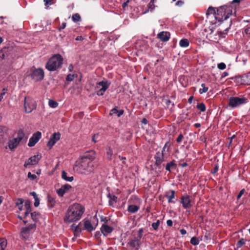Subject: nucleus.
Masks as SVG:
<instances>
[{
  "label": "nucleus",
  "instance_id": "obj_24",
  "mask_svg": "<svg viewBox=\"0 0 250 250\" xmlns=\"http://www.w3.org/2000/svg\"><path fill=\"white\" fill-rule=\"evenodd\" d=\"M71 229L74 231L75 235L78 236L81 232V228H78V225H75L74 224H72L71 226Z\"/></svg>",
  "mask_w": 250,
  "mask_h": 250
},
{
  "label": "nucleus",
  "instance_id": "obj_55",
  "mask_svg": "<svg viewBox=\"0 0 250 250\" xmlns=\"http://www.w3.org/2000/svg\"><path fill=\"white\" fill-rule=\"evenodd\" d=\"M52 0H43V1L44 2V4L45 5H47L50 4Z\"/></svg>",
  "mask_w": 250,
  "mask_h": 250
},
{
  "label": "nucleus",
  "instance_id": "obj_42",
  "mask_svg": "<svg viewBox=\"0 0 250 250\" xmlns=\"http://www.w3.org/2000/svg\"><path fill=\"white\" fill-rule=\"evenodd\" d=\"M76 77V74H69L67 76L66 80L69 82H71Z\"/></svg>",
  "mask_w": 250,
  "mask_h": 250
},
{
  "label": "nucleus",
  "instance_id": "obj_2",
  "mask_svg": "<svg viewBox=\"0 0 250 250\" xmlns=\"http://www.w3.org/2000/svg\"><path fill=\"white\" fill-rule=\"evenodd\" d=\"M85 210L84 208L79 204H74L67 209L63 220L66 223H71L79 221Z\"/></svg>",
  "mask_w": 250,
  "mask_h": 250
},
{
  "label": "nucleus",
  "instance_id": "obj_46",
  "mask_svg": "<svg viewBox=\"0 0 250 250\" xmlns=\"http://www.w3.org/2000/svg\"><path fill=\"white\" fill-rule=\"evenodd\" d=\"M245 192V189L244 188L241 190L237 197V199H239L241 197V196L244 194Z\"/></svg>",
  "mask_w": 250,
  "mask_h": 250
},
{
  "label": "nucleus",
  "instance_id": "obj_26",
  "mask_svg": "<svg viewBox=\"0 0 250 250\" xmlns=\"http://www.w3.org/2000/svg\"><path fill=\"white\" fill-rule=\"evenodd\" d=\"M67 174L65 171H62V178L66 181L72 182L74 178L73 176H67Z\"/></svg>",
  "mask_w": 250,
  "mask_h": 250
},
{
  "label": "nucleus",
  "instance_id": "obj_45",
  "mask_svg": "<svg viewBox=\"0 0 250 250\" xmlns=\"http://www.w3.org/2000/svg\"><path fill=\"white\" fill-rule=\"evenodd\" d=\"M217 67L221 70H224L226 68V65L225 63L221 62L218 64Z\"/></svg>",
  "mask_w": 250,
  "mask_h": 250
},
{
  "label": "nucleus",
  "instance_id": "obj_13",
  "mask_svg": "<svg viewBox=\"0 0 250 250\" xmlns=\"http://www.w3.org/2000/svg\"><path fill=\"white\" fill-rule=\"evenodd\" d=\"M181 203L184 208H188L192 207L191 200L188 195H184L181 197Z\"/></svg>",
  "mask_w": 250,
  "mask_h": 250
},
{
  "label": "nucleus",
  "instance_id": "obj_30",
  "mask_svg": "<svg viewBox=\"0 0 250 250\" xmlns=\"http://www.w3.org/2000/svg\"><path fill=\"white\" fill-rule=\"evenodd\" d=\"M206 14L208 15L214 14V15H215V18H216V16L219 17L217 15V11H216L215 10L214 8L211 6L209 7L208 8V9L207 12H206Z\"/></svg>",
  "mask_w": 250,
  "mask_h": 250
},
{
  "label": "nucleus",
  "instance_id": "obj_9",
  "mask_svg": "<svg viewBox=\"0 0 250 250\" xmlns=\"http://www.w3.org/2000/svg\"><path fill=\"white\" fill-rule=\"evenodd\" d=\"M78 228H81V232L83 230L91 232L95 229L96 226H93L89 220L84 219L78 224Z\"/></svg>",
  "mask_w": 250,
  "mask_h": 250
},
{
  "label": "nucleus",
  "instance_id": "obj_21",
  "mask_svg": "<svg viewBox=\"0 0 250 250\" xmlns=\"http://www.w3.org/2000/svg\"><path fill=\"white\" fill-rule=\"evenodd\" d=\"M101 230L104 236H106L107 234L112 232L113 231V228L107 225H103L101 228Z\"/></svg>",
  "mask_w": 250,
  "mask_h": 250
},
{
  "label": "nucleus",
  "instance_id": "obj_8",
  "mask_svg": "<svg viewBox=\"0 0 250 250\" xmlns=\"http://www.w3.org/2000/svg\"><path fill=\"white\" fill-rule=\"evenodd\" d=\"M24 108L26 113H31L34 109H36V104L32 98L25 97L24 98Z\"/></svg>",
  "mask_w": 250,
  "mask_h": 250
},
{
  "label": "nucleus",
  "instance_id": "obj_54",
  "mask_svg": "<svg viewBox=\"0 0 250 250\" xmlns=\"http://www.w3.org/2000/svg\"><path fill=\"white\" fill-rule=\"evenodd\" d=\"M66 25V23L65 22L62 23V25L60 26L59 28V30L61 31L62 29H63L65 28Z\"/></svg>",
  "mask_w": 250,
  "mask_h": 250
},
{
  "label": "nucleus",
  "instance_id": "obj_40",
  "mask_svg": "<svg viewBox=\"0 0 250 250\" xmlns=\"http://www.w3.org/2000/svg\"><path fill=\"white\" fill-rule=\"evenodd\" d=\"M72 19L73 21L77 22L80 21L81 17L79 14H75L72 16Z\"/></svg>",
  "mask_w": 250,
  "mask_h": 250
},
{
  "label": "nucleus",
  "instance_id": "obj_12",
  "mask_svg": "<svg viewBox=\"0 0 250 250\" xmlns=\"http://www.w3.org/2000/svg\"><path fill=\"white\" fill-rule=\"evenodd\" d=\"M41 158V156L39 154H37L30 157L25 162L24 164V167H27L29 165H34L38 164Z\"/></svg>",
  "mask_w": 250,
  "mask_h": 250
},
{
  "label": "nucleus",
  "instance_id": "obj_50",
  "mask_svg": "<svg viewBox=\"0 0 250 250\" xmlns=\"http://www.w3.org/2000/svg\"><path fill=\"white\" fill-rule=\"evenodd\" d=\"M245 32L246 34L250 35V26H247L246 27Z\"/></svg>",
  "mask_w": 250,
  "mask_h": 250
},
{
  "label": "nucleus",
  "instance_id": "obj_60",
  "mask_svg": "<svg viewBox=\"0 0 250 250\" xmlns=\"http://www.w3.org/2000/svg\"><path fill=\"white\" fill-rule=\"evenodd\" d=\"M117 113H118V116L120 117L123 114L124 111L123 110H120L118 111V112H117Z\"/></svg>",
  "mask_w": 250,
  "mask_h": 250
},
{
  "label": "nucleus",
  "instance_id": "obj_34",
  "mask_svg": "<svg viewBox=\"0 0 250 250\" xmlns=\"http://www.w3.org/2000/svg\"><path fill=\"white\" fill-rule=\"evenodd\" d=\"M106 155L107 159L108 160H111L113 155V151L110 147H107L106 148Z\"/></svg>",
  "mask_w": 250,
  "mask_h": 250
},
{
  "label": "nucleus",
  "instance_id": "obj_6",
  "mask_svg": "<svg viewBox=\"0 0 250 250\" xmlns=\"http://www.w3.org/2000/svg\"><path fill=\"white\" fill-rule=\"evenodd\" d=\"M248 102V99L244 96L230 97L229 99L228 105L232 108H234L246 104Z\"/></svg>",
  "mask_w": 250,
  "mask_h": 250
},
{
  "label": "nucleus",
  "instance_id": "obj_32",
  "mask_svg": "<svg viewBox=\"0 0 250 250\" xmlns=\"http://www.w3.org/2000/svg\"><path fill=\"white\" fill-rule=\"evenodd\" d=\"M179 45L182 47H187L189 45V41L187 39H183L180 41Z\"/></svg>",
  "mask_w": 250,
  "mask_h": 250
},
{
  "label": "nucleus",
  "instance_id": "obj_3",
  "mask_svg": "<svg viewBox=\"0 0 250 250\" xmlns=\"http://www.w3.org/2000/svg\"><path fill=\"white\" fill-rule=\"evenodd\" d=\"M63 58L60 54L54 55L45 65V68L49 71H54L61 68L62 64Z\"/></svg>",
  "mask_w": 250,
  "mask_h": 250
},
{
  "label": "nucleus",
  "instance_id": "obj_38",
  "mask_svg": "<svg viewBox=\"0 0 250 250\" xmlns=\"http://www.w3.org/2000/svg\"><path fill=\"white\" fill-rule=\"evenodd\" d=\"M48 104L50 107L52 108H56L58 105V103L53 100H49L48 101Z\"/></svg>",
  "mask_w": 250,
  "mask_h": 250
},
{
  "label": "nucleus",
  "instance_id": "obj_47",
  "mask_svg": "<svg viewBox=\"0 0 250 250\" xmlns=\"http://www.w3.org/2000/svg\"><path fill=\"white\" fill-rule=\"evenodd\" d=\"M23 203V200L22 199H18L16 201V205L17 206L22 205Z\"/></svg>",
  "mask_w": 250,
  "mask_h": 250
},
{
  "label": "nucleus",
  "instance_id": "obj_29",
  "mask_svg": "<svg viewBox=\"0 0 250 250\" xmlns=\"http://www.w3.org/2000/svg\"><path fill=\"white\" fill-rule=\"evenodd\" d=\"M176 167V165L173 161L168 163L166 167V169L169 172L171 171V168L175 169Z\"/></svg>",
  "mask_w": 250,
  "mask_h": 250
},
{
  "label": "nucleus",
  "instance_id": "obj_22",
  "mask_svg": "<svg viewBox=\"0 0 250 250\" xmlns=\"http://www.w3.org/2000/svg\"><path fill=\"white\" fill-rule=\"evenodd\" d=\"M24 209H25V211L24 212V217H26L30 213H31V211L30 203L28 201H26L25 202Z\"/></svg>",
  "mask_w": 250,
  "mask_h": 250
},
{
  "label": "nucleus",
  "instance_id": "obj_35",
  "mask_svg": "<svg viewBox=\"0 0 250 250\" xmlns=\"http://www.w3.org/2000/svg\"><path fill=\"white\" fill-rule=\"evenodd\" d=\"M31 216L34 221H37L40 217V214L39 212L35 211L31 213Z\"/></svg>",
  "mask_w": 250,
  "mask_h": 250
},
{
  "label": "nucleus",
  "instance_id": "obj_41",
  "mask_svg": "<svg viewBox=\"0 0 250 250\" xmlns=\"http://www.w3.org/2000/svg\"><path fill=\"white\" fill-rule=\"evenodd\" d=\"M201 86L202 87V88L199 90V93L200 94L206 93L208 91V87H206L205 83H202L201 84Z\"/></svg>",
  "mask_w": 250,
  "mask_h": 250
},
{
  "label": "nucleus",
  "instance_id": "obj_49",
  "mask_svg": "<svg viewBox=\"0 0 250 250\" xmlns=\"http://www.w3.org/2000/svg\"><path fill=\"white\" fill-rule=\"evenodd\" d=\"M98 134H94L93 137H92V141L94 142V143H96L97 142V138H98Z\"/></svg>",
  "mask_w": 250,
  "mask_h": 250
},
{
  "label": "nucleus",
  "instance_id": "obj_59",
  "mask_svg": "<svg viewBox=\"0 0 250 250\" xmlns=\"http://www.w3.org/2000/svg\"><path fill=\"white\" fill-rule=\"evenodd\" d=\"M111 111L112 112L111 114H116L117 112H118V110L115 108H113Z\"/></svg>",
  "mask_w": 250,
  "mask_h": 250
},
{
  "label": "nucleus",
  "instance_id": "obj_44",
  "mask_svg": "<svg viewBox=\"0 0 250 250\" xmlns=\"http://www.w3.org/2000/svg\"><path fill=\"white\" fill-rule=\"evenodd\" d=\"M27 176L31 180H34L37 178V176L35 174H32L30 172L28 173Z\"/></svg>",
  "mask_w": 250,
  "mask_h": 250
},
{
  "label": "nucleus",
  "instance_id": "obj_28",
  "mask_svg": "<svg viewBox=\"0 0 250 250\" xmlns=\"http://www.w3.org/2000/svg\"><path fill=\"white\" fill-rule=\"evenodd\" d=\"M30 194L31 195H32L35 199V203H34L35 207H38L40 205V199L38 198L37 193L33 191V192H30Z\"/></svg>",
  "mask_w": 250,
  "mask_h": 250
},
{
  "label": "nucleus",
  "instance_id": "obj_53",
  "mask_svg": "<svg viewBox=\"0 0 250 250\" xmlns=\"http://www.w3.org/2000/svg\"><path fill=\"white\" fill-rule=\"evenodd\" d=\"M167 225L168 227H171L173 225V222L171 220L169 219L167 220Z\"/></svg>",
  "mask_w": 250,
  "mask_h": 250
},
{
  "label": "nucleus",
  "instance_id": "obj_39",
  "mask_svg": "<svg viewBox=\"0 0 250 250\" xmlns=\"http://www.w3.org/2000/svg\"><path fill=\"white\" fill-rule=\"evenodd\" d=\"M196 107L199 109L200 110L201 112H204L206 110V105L205 104L202 103H200L199 104H198L197 105H196Z\"/></svg>",
  "mask_w": 250,
  "mask_h": 250
},
{
  "label": "nucleus",
  "instance_id": "obj_23",
  "mask_svg": "<svg viewBox=\"0 0 250 250\" xmlns=\"http://www.w3.org/2000/svg\"><path fill=\"white\" fill-rule=\"evenodd\" d=\"M107 197L109 198V205L113 207L114 204L117 202V197L115 195H112L110 193L107 194Z\"/></svg>",
  "mask_w": 250,
  "mask_h": 250
},
{
  "label": "nucleus",
  "instance_id": "obj_62",
  "mask_svg": "<svg viewBox=\"0 0 250 250\" xmlns=\"http://www.w3.org/2000/svg\"><path fill=\"white\" fill-rule=\"evenodd\" d=\"M74 69V66L72 64H70L68 66V70L69 71H72Z\"/></svg>",
  "mask_w": 250,
  "mask_h": 250
},
{
  "label": "nucleus",
  "instance_id": "obj_18",
  "mask_svg": "<svg viewBox=\"0 0 250 250\" xmlns=\"http://www.w3.org/2000/svg\"><path fill=\"white\" fill-rule=\"evenodd\" d=\"M170 36V35L169 32L165 31L159 33L157 35L158 38L163 42L167 41L169 39Z\"/></svg>",
  "mask_w": 250,
  "mask_h": 250
},
{
  "label": "nucleus",
  "instance_id": "obj_27",
  "mask_svg": "<svg viewBox=\"0 0 250 250\" xmlns=\"http://www.w3.org/2000/svg\"><path fill=\"white\" fill-rule=\"evenodd\" d=\"M30 194L31 195H32L35 199V203H34L35 207H38L40 205V199L38 198L37 193L33 191V192H30Z\"/></svg>",
  "mask_w": 250,
  "mask_h": 250
},
{
  "label": "nucleus",
  "instance_id": "obj_16",
  "mask_svg": "<svg viewBox=\"0 0 250 250\" xmlns=\"http://www.w3.org/2000/svg\"><path fill=\"white\" fill-rule=\"evenodd\" d=\"M166 145L164 146V147L163 148L162 152H157L155 156V159L156 160V165L158 167L161 165L162 163L164 161V154H163V151L165 149Z\"/></svg>",
  "mask_w": 250,
  "mask_h": 250
},
{
  "label": "nucleus",
  "instance_id": "obj_4",
  "mask_svg": "<svg viewBox=\"0 0 250 250\" xmlns=\"http://www.w3.org/2000/svg\"><path fill=\"white\" fill-rule=\"evenodd\" d=\"M217 15L216 19L218 21H223L228 19L232 14V7L230 5H224L217 10Z\"/></svg>",
  "mask_w": 250,
  "mask_h": 250
},
{
  "label": "nucleus",
  "instance_id": "obj_31",
  "mask_svg": "<svg viewBox=\"0 0 250 250\" xmlns=\"http://www.w3.org/2000/svg\"><path fill=\"white\" fill-rule=\"evenodd\" d=\"M7 240L4 238L0 239V250H5L7 247Z\"/></svg>",
  "mask_w": 250,
  "mask_h": 250
},
{
  "label": "nucleus",
  "instance_id": "obj_64",
  "mask_svg": "<svg viewBox=\"0 0 250 250\" xmlns=\"http://www.w3.org/2000/svg\"><path fill=\"white\" fill-rule=\"evenodd\" d=\"M193 96H190L188 100V102L189 104H191L192 103V100H193Z\"/></svg>",
  "mask_w": 250,
  "mask_h": 250
},
{
  "label": "nucleus",
  "instance_id": "obj_33",
  "mask_svg": "<svg viewBox=\"0 0 250 250\" xmlns=\"http://www.w3.org/2000/svg\"><path fill=\"white\" fill-rule=\"evenodd\" d=\"M8 131V128L6 126H0V138L7 134Z\"/></svg>",
  "mask_w": 250,
  "mask_h": 250
},
{
  "label": "nucleus",
  "instance_id": "obj_20",
  "mask_svg": "<svg viewBox=\"0 0 250 250\" xmlns=\"http://www.w3.org/2000/svg\"><path fill=\"white\" fill-rule=\"evenodd\" d=\"M30 234V231H29V229L27 228H22L20 235L21 237L25 240H27L29 238Z\"/></svg>",
  "mask_w": 250,
  "mask_h": 250
},
{
  "label": "nucleus",
  "instance_id": "obj_36",
  "mask_svg": "<svg viewBox=\"0 0 250 250\" xmlns=\"http://www.w3.org/2000/svg\"><path fill=\"white\" fill-rule=\"evenodd\" d=\"M166 197L167 198L168 202L169 203H174V202L172 201V199L175 198V191L174 190H171L170 195H167Z\"/></svg>",
  "mask_w": 250,
  "mask_h": 250
},
{
  "label": "nucleus",
  "instance_id": "obj_25",
  "mask_svg": "<svg viewBox=\"0 0 250 250\" xmlns=\"http://www.w3.org/2000/svg\"><path fill=\"white\" fill-rule=\"evenodd\" d=\"M140 207L137 205H130L128 206L127 210L131 213H135L139 209Z\"/></svg>",
  "mask_w": 250,
  "mask_h": 250
},
{
  "label": "nucleus",
  "instance_id": "obj_19",
  "mask_svg": "<svg viewBox=\"0 0 250 250\" xmlns=\"http://www.w3.org/2000/svg\"><path fill=\"white\" fill-rule=\"evenodd\" d=\"M141 238L142 234L139 235L138 237L134 238L129 242V245L134 248H136L138 249L140 245V239Z\"/></svg>",
  "mask_w": 250,
  "mask_h": 250
},
{
  "label": "nucleus",
  "instance_id": "obj_10",
  "mask_svg": "<svg viewBox=\"0 0 250 250\" xmlns=\"http://www.w3.org/2000/svg\"><path fill=\"white\" fill-rule=\"evenodd\" d=\"M44 76V71L41 68H38L34 70L31 74L32 79L35 81H42L43 80Z\"/></svg>",
  "mask_w": 250,
  "mask_h": 250
},
{
  "label": "nucleus",
  "instance_id": "obj_11",
  "mask_svg": "<svg viewBox=\"0 0 250 250\" xmlns=\"http://www.w3.org/2000/svg\"><path fill=\"white\" fill-rule=\"evenodd\" d=\"M42 137L41 132L38 131L33 134L32 137L30 138L28 146L30 147L34 146L40 140Z\"/></svg>",
  "mask_w": 250,
  "mask_h": 250
},
{
  "label": "nucleus",
  "instance_id": "obj_17",
  "mask_svg": "<svg viewBox=\"0 0 250 250\" xmlns=\"http://www.w3.org/2000/svg\"><path fill=\"white\" fill-rule=\"evenodd\" d=\"M71 186L69 184H65L61 187V188L58 189L57 191L58 194L61 197H62L64 194L67 192L70 188Z\"/></svg>",
  "mask_w": 250,
  "mask_h": 250
},
{
  "label": "nucleus",
  "instance_id": "obj_63",
  "mask_svg": "<svg viewBox=\"0 0 250 250\" xmlns=\"http://www.w3.org/2000/svg\"><path fill=\"white\" fill-rule=\"evenodd\" d=\"M5 93L4 92L0 93V102L2 100Z\"/></svg>",
  "mask_w": 250,
  "mask_h": 250
},
{
  "label": "nucleus",
  "instance_id": "obj_37",
  "mask_svg": "<svg viewBox=\"0 0 250 250\" xmlns=\"http://www.w3.org/2000/svg\"><path fill=\"white\" fill-rule=\"evenodd\" d=\"M190 243L193 246L198 245L199 244L200 240L196 237H193L190 239Z\"/></svg>",
  "mask_w": 250,
  "mask_h": 250
},
{
  "label": "nucleus",
  "instance_id": "obj_58",
  "mask_svg": "<svg viewBox=\"0 0 250 250\" xmlns=\"http://www.w3.org/2000/svg\"><path fill=\"white\" fill-rule=\"evenodd\" d=\"M180 231L182 235H185L187 233V231L185 229H181Z\"/></svg>",
  "mask_w": 250,
  "mask_h": 250
},
{
  "label": "nucleus",
  "instance_id": "obj_57",
  "mask_svg": "<svg viewBox=\"0 0 250 250\" xmlns=\"http://www.w3.org/2000/svg\"><path fill=\"white\" fill-rule=\"evenodd\" d=\"M152 227L154 229V230H157L159 227L155 223H153L152 224Z\"/></svg>",
  "mask_w": 250,
  "mask_h": 250
},
{
  "label": "nucleus",
  "instance_id": "obj_56",
  "mask_svg": "<svg viewBox=\"0 0 250 250\" xmlns=\"http://www.w3.org/2000/svg\"><path fill=\"white\" fill-rule=\"evenodd\" d=\"M229 75V73L227 72H224L221 75V79H223L224 78L228 76Z\"/></svg>",
  "mask_w": 250,
  "mask_h": 250
},
{
  "label": "nucleus",
  "instance_id": "obj_48",
  "mask_svg": "<svg viewBox=\"0 0 250 250\" xmlns=\"http://www.w3.org/2000/svg\"><path fill=\"white\" fill-rule=\"evenodd\" d=\"M183 138V135L182 134H180L179 135L178 138H177L176 141L178 143H180L182 141Z\"/></svg>",
  "mask_w": 250,
  "mask_h": 250
},
{
  "label": "nucleus",
  "instance_id": "obj_14",
  "mask_svg": "<svg viewBox=\"0 0 250 250\" xmlns=\"http://www.w3.org/2000/svg\"><path fill=\"white\" fill-rule=\"evenodd\" d=\"M237 82L243 84H250V72L244 74L242 76H238L236 77Z\"/></svg>",
  "mask_w": 250,
  "mask_h": 250
},
{
  "label": "nucleus",
  "instance_id": "obj_51",
  "mask_svg": "<svg viewBox=\"0 0 250 250\" xmlns=\"http://www.w3.org/2000/svg\"><path fill=\"white\" fill-rule=\"evenodd\" d=\"M35 227H36L35 224H30L29 226L27 227L26 228H29V231H30V230L31 229H33Z\"/></svg>",
  "mask_w": 250,
  "mask_h": 250
},
{
  "label": "nucleus",
  "instance_id": "obj_5",
  "mask_svg": "<svg viewBox=\"0 0 250 250\" xmlns=\"http://www.w3.org/2000/svg\"><path fill=\"white\" fill-rule=\"evenodd\" d=\"M24 133L22 130H19L17 137L8 140L5 149L8 148L11 151H14L17 147L21 141L23 139Z\"/></svg>",
  "mask_w": 250,
  "mask_h": 250
},
{
  "label": "nucleus",
  "instance_id": "obj_1",
  "mask_svg": "<svg viewBox=\"0 0 250 250\" xmlns=\"http://www.w3.org/2000/svg\"><path fill=\"white\" fill-rule=\"evenodd\" d=\"M95 158L96 153L94 151L85 153L76 161L74 170L81 174L87 175L91 173L94 169V160Z\"/></svg>",
  "mask_w": 250,
  "mask_h": 250
},
{
  "label": "nucleus",
  "instance_id": "obj_15",
  "mask_svg": "<svg viewBox=\"0 0 250 250\" xmlns=\"http://www.w3.org/2000/svg\"><path fill=\"white\" fill-rule=\"evenodd\" d=\"M61 134L59 132H55L51 136L49 141L47 143V145L50 147H52L55 143L60 140Z\"/></svg>",
  "mask_w": 250,
  "mask_h": 250
},
{
  "label": "nucleus",
  "instance_id": "obj_61",
  "mask_svg": "<svg viewBox=\"0 0 250 250\" xmlns=\"http://www.w3.org/2000/svg\"><path fill=\"white\" fill-rule=\"evenodd\" d=\"M142 123L145 125H146L147 124V121L146 118H143L141 121Z\"/></svg>",
  "mask_w": 250,
  "mask_h": 250
},
{
  "label": "nucleus",
  "instance_id": "obj_43",
  "mask_svg": "<svg viewBox=\"0 0 250 250\" xmlns=\"http://www.w3.org/2000/svg\"><path fill=\"white\" fill-rule=\"evenodd\" d=\"M245 244V240L244 239H241L238 241L237 246L238 248H241Z\"/></svg>",
  "mask_w": 250,
  "mask_h": 250
},
{
  "label": "nucleus",
  "instance_id": "obj_52",
  "mask_svg": "<svg viewBox=\"0 0 250 250\" xmlns=\"http://www.w3.org/2000/svg\"><path fill=\"white\" fill-rule=\"evenodd\" d=\"M184 3V2L181 0H178L175 3V5L178 6H181Z\"/></svg>",
  "mask_w": 250,
  "mask_h": 250
},
{
  "label": "nucleus",
  "instance_id": "obj_7",
  "mask_svg": "<svg viewBox=\"0 0 250 250\" xmlns=\"http://www.w3.org/2000/svg\"><path fill=\"white\" fill-rule=\"evenodd\" d=\"M111 83L108 81H103L97 83L95 88L98 96H103L108 88Z\"/></svg>",
  "mask_w": 250,
  "mask_h": 250
}]
</instances>
